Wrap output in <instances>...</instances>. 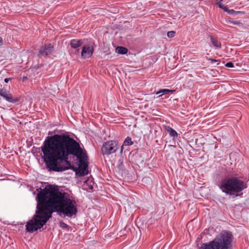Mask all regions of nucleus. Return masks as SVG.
Masks as SVG:
<instances>
[{
	"mask_svg": "<svg viewBox=\"0 0 249 249\" xmlns=\"http://www.w3.org/2000/svg\"><path fill=\"white\" fill-rule=\"evenodd\" d=\"M41 157L48 168L54 172H62L69 169L64 163L68 162L69 155L76 157L78 167L75 171L84 176L88 167V156L79 143L65 134L48 136L41 146Z\"/></svg>",
	"mask_w": 249,
	"mask_h": 249,
	"instance_id": "nucleus-1",
	"label": "nucleus"
},
{
	"mask_svg": "<svg viewBox=\"0 0 249 249\" xmlns=\"http://www.w3.org/2000/svg\"><path fill=\"white\" fill-rule=\"evenodd\" d=\"M36 191V210L33 218L26 223L27 231L33 232L42 228L55 212L68 218H74L76 215L77 203L68 193L61 192L52 185Z\"/></svg>",
	"mask_w": 249,
	"mask_h": 249,
	"instance_id": "nucleus-2",
	"label": "nucleus"
},
{
	"mask_svg": "<svg viewBox=\"0 0 249 249\" xmlns=\"http://www.w3.org/2000/svg\"><path fill=\"white\" fill-rule=\"evenodd\" d=\"M232 235L227 231H222L212 241L203 243L199 249H231Z\"/></svg>",
	"mask_w": 249,
	"mask_h": 249,
	"instance_id": "nucleus-3",
	"label": "nucleus"
},
{
	"mask_svg": "<svg viewBox=\"0 0 249 249\" xmlns=\"http://www.w3.org/2000/svg\"><path fill=\"white\" fill-rule=\"evenodd\" d=\"M246 184L242 180L235 177L225 178L219 185V188L226 194L239 193L247 188Z\"/></svg>",
	"mask_w": 249,
	"mask_h": 249,
	"instance_id": "nucleus-4",
	"label": "nucleus"
},
{
	"mask_svg": "<svg viewBox=\"0 0 249 249\" xmlns=\"http://www.w3.org/2000/svg\"><path fill=\"white\" fill-rule=\"evenodd\" d=\"M118 149V142L116 141H109L103 143L101 151L103 155H108L114 153Z\"/></svg>",
	"mask_w": 249,
	"mask_h": 249,
	"instance_id": "nucleus-5",
	"label": "nucleus"
},
{
	"mask_svg": "<svg viewBox=\"0 0 249 249\" xmlns=\"http://www.w3.org/2000/svg\"><path fill=\"white\" fill-rule=\"evenodd\" d=\"M83 44V41L80 39H71L70 41V45L71 49L70 50L71 54L74 55H78L79 54V49L81 46Z\"/></svg>",
	"mask_w": 249,
	"mask_h": 249,
	"instance_id": "nucleus-6",
	"label": "nucleus"
},
{
	"mask_svg": "<svg viewBox=\"0 0 249 249\" xmlns=\"http://www.w3.org/2000/svg\"><path fill=\"white\" fill-rule=\"evenodd\" d=\"M94 52V47L90 44L84 45L81 52V57L83 58H88L90 57L93 54Z\"/></svg>",
	"mask_w": 249,
	"mask_h": 249,
	"instance_id": "nucleus-7",
	"label": "nucleus"
},
{
	"mask_svg": "<svg viewBox=\"0 0 249 249\" xmlns=\"http://www.w3.org/2000/svg\"><path fill=\"white\" fill-rule=\"evenodd\" d=\"M0 96L2 97L7 102L15 103L19 101V97L13 98L12 94L7 91L6 89H0Z\"/></svg>",
	"mask_w": 249,
	"mask_h": 249,
	"instance_id": "nucleus-8",
	"label": "nucleus"
},
{
	"mask_svg": "<svg viewBox=\"0 0 249 249\" xmlns=\"http://www.w3.org/2000/svg\"><path fill=\"white\" fill-rule=\"evenodd\" d=\"M53 50V47L52 44L45 45L39 51L38 55L40 56H45L51 53Z\"/></svg>",
	"mask_w": 249,
	"mask_h": 249,
	"instance_id": "nucleus-9",
	"label": "nucleus"
},
{
	"mask_svg": "<svg viewBox=\"0 0 249 249\" xmlns=\"http://www.w3.org/2000/svg\"><path fill=\"white\" fill-rule=\"evenodd\" d=\"M210 39L212 45L217 48H221V43L216 39L214 38L212 36H210Z\"/></svg>",
	"mask_w": 249,
	"mask_h": 249,
	"instance_id": "nucleus-10",
	"label": "nucleus"
},
{
	"mask_svg": "<svg viewBox=\"0 0 249 249\" xmlns=\"http://www.w3.org/2000/svg\"><path fill=\"white\" fill-rule=\"evenodd\" d=\"M133 143H134V142L132 141V139L130 137H126L123 142V145L122 146V147L121 149V152H123V147L124 146H130V145L133 144Z\"/></svg>",
	"mask_w": 249,
	"mask_h": 249,
	"instance_id": "nucleus-11",
	"label": "nucleus"
},
{
	"mask_svg": "<svg viewBox=\"0 0 249 249\" xmlns=\"http://www.w3.org/2000/svg\"><path fill=\"white\" fill-rule=\"evenodd\" d=\"M165 130L168 132L171 137H177L178 134L177 132L170 126H166Z\"/></svg>",
	"mask_w": 249,
	"mask_h": 249,
	"instance_id": "nucleus-12",
	"label": "nucleus"
},
{
	"mask_svg": "<svg viewBox=\"0 0 249 249\" xmlns=\"http://www.w3.org/2000/svg\"><path fill=\"white\" fill-rule=\"evenodd\" d=\"M115 51L118 53L124 54L127 53L128 50L125 47L123 46H118L116 48Z\"/></svg>",
	"mask_w": 249,
	"mask_h": 249,
	"instance_id": "nucleus-13",
	"label": "nucleus"
},
{
	"mask_svg": "<svg viewBox=\"0 0 249 249\" xmlns=\"http://www.w3.org/2000/svg\"><path fill=\"white\" fill-rule=\"evenodd\" d=\"M173 91L168 89H162L156 92V94H159V96L162 95L168 94L170 92H172Z\"/></svg>",
	"mask_w": 249,
	"mask_h": 249,
	"instance_id": "nucleus-14",
	"label": "nucleus"
},
{
	"mask_svg": "<svg viewBox=\"0 0 249 249\" xmlns=\"http://www.w3.org/2000/svg\"><path fill=\"white\" fill-rule=\"evenodd\" d=\"M222 1H218L215 3L216 5H217L221 9H222L224 10L225 12H227L228 11V8L226 6H225L221 3Z\"/></svg>",
	"mask_w": 249,
	"mask_h": 249,
	"instance_id": "nucleus-15",
	"label": "nucleus"
},
{
	"mask_svg": "<svg viewBox=\"0 0 249 249\" xmlns=\"http://www.w3.org/2000/svg\"><path fill=\"white\" fill-rule=\"evenodd\" d=\"M227 12L229 14L231 15H236L238 13H239L240 12V11H234L233 9H228V11H227Z\"/></svg>",
	"mask_w": 249,
	"mask_h": 249,
	"instance_id": "nucleus-16",
	"label": "nucleus"
},
{
	"mask_svg": "<svg viewBox=\"0 0 249 249\" xmlns=\"http://www.w3.org/2000/svg\"><path fill=\"white\" fill-rule=\"evenodd\" d=\"M175 32L173 31H169L167 33V35L169 38L173 37L175 35Z\"/></svg>",
	"mask_w": 249,
	"mask_h": 249,
	"instance_id": "nucleus-17",
	"label": "nucleus"
},
{
	"mask_svg": "<svg viewBox=\"0 0 249 249\" xmlns=\"http://www.w3.org/2000/svg\"><path fill=\"white\" fill-rule=\"evenodd\" d=\"M225 66L228 68H233L234 65L232 62H229L225 64Z\"/></svg>",
	"mask_w": 249,
	"mask_h": 249,
	"instance_id": "nucleus-18",
	"label": "nucleus"
},
{
	"mask_svg": "<svg viewBox=\"0 0 249 249\" xmlns=\"http://www.w3.org/2000/svg\"><path fill=\"white\" fill-rule=\"evenodd\" d=\"M230 22L234 25H238V24H240V21H238V20H232V21H230Z\"/></svg>",
	"mask_w": 249,
	"mask_h": 249,
	"instance_id": "nucleus-19",
	"label": "nucleus"
},
{
	"mask_svg": "<svg viewBox=\"0 0 249 249\" xmlns=\"http://www.w3.org/2000/svg\"><path fill=\"white\" fill-rule=\"evenodd\" d=\"M60 226L63 228H65L68 227L67 224H66V223H65L64 222H60Z\"/></svg>",
	"mask_w": 249,
	"mask_h": 249,
	"instance_id": "nucleus-20",
	"label": "nucleus"
},
{
	"mask_svg": "<svg viewBox=\"0 0 249 249\" xmlns=\"http://www.w3.org/2000/svg\"><path fill=\"white\" fill-rule=\"evenodd\" d=\"M89 190H92V189L93 188V186H92V185L91 184H90L89 185Z\"/></svg>",
	"mask_w": 249,
	"mask_h": 249,
	"instance_id": "nucleus-21",
	"label": "nucleus"
},
{
	"mask_svg": "<svg viewBox=\"0 0 249 249\" xmlns=\"http://www.w3.org/2000/svg\"><path fill=\"white\" fill-rule=\"evenodd\" d=\"M10 79V78H6L4 79V82L7 83L9 81Z\"/></svg>",
	"mask_w": 249,
	"mask_h": 249,
	"instance_id": "nucleus-22",
	"label": "nucleus"
},
{
	"mask_svg": "<svg viewBox=\"0 0 249 249\" xmlns=\"http://www.w3.org/2000/svg\"><path fill=\"white\" fill-rule=\"evenodd\" d=\"M2 45V38L1 37H0V47Z\"/></svg>",
	"mask_w": 249,
	"mask_h": 249,
	"instance_id": "nucleus-23",
	"label": "nucleus"
},
{
	"mask_svg": "<svg viewBox=\"0 0 249 249\" xmlns=\"http://www.w3.org/2000/svg\"><path fill=\"white\" fill-rule=\"evenodd\" d=\"M209 60H210V61H211L212 62H216V60L213 59V58H210V59H209Z\"/></svg>",
	"mask_w": 249,
	"mask_h": 249,
	"instance_id": "nucleus-24",
	"label": "nucleus"
},
{
	"mask_svg": "<svg viewBox=\"0 0 249 249\" xmlns=\"http://www.w3.org/2000/svg\"><path fill=\"white\" fill-rule=\"evenodd\" d=\"M216 1V2L218 1H223V0H215Z\"/></svg>",
	"mask_w": 249,
	"mask_h": 249,
	"instance_id": "nucleus-25",
	"label": "nucleus"
}]
</instances>
